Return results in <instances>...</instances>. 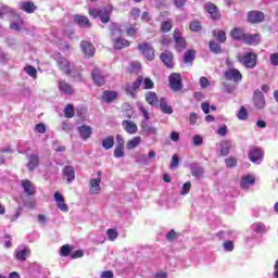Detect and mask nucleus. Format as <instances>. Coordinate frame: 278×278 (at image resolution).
Returning <instances> with one entry per match:
<instances>
[{
	"label": "nucleus",
	"mask_w": 278,
	"mask_h": 278,
	"mask_svg": "<svg viewBox=\"0 0 278 278\" xmlns=\"http://www.w3.org/2000/svg\"><path fill=\"white\" fill-rule=\"evenodd\" d=\"M161 60L167 68H173V53L165 51L161 54Z\"/></svg>",
	"instance_id": "26"
},
{
	"label": "nucleus",
	"mask_w": 278,
	"mask_h": 278,
	"mask_svg": "<svg viewBox=\"0 0 278 278\" xmlns=\"http://www.w3.org/2000/svg\"><path fill=\"white\" fill-rule=\"evenodd\" d=\"M21 186L25 194H28V197H34V194H36V187L31 180H22Z\"/></svg>",
	"instance_id": "16"
},
{
	"label": "nucleus",
	"mask_w": 278,
	"mask_h": 278,
	"mask_svg": "<svg viewBox=\"0 0 278 278\" xmlns=\"http://www.w3.org/2000/svg\"><path fill=\"white\" fill-rule=\"evenodd\" d=\"M160 110L163 112V114H173V108L168 105V102H166V99L161 98L159 100Z\"/></svg>",
	"instance_id": "32"
},
{
	"label": "nucleus",
	"mask_w": 278,
	"mask_h": 278,
	"mask_svg": "<svg viewBox=\"0 0 278 278\" xmlns=\"http://www.w3.org/2000/svg\"><path fill=\"white\" fill-rule=\"evenodd\" d=\"M102 147L106 151H110L114 147V137H108L104 140H102Z\"/></svg>",
	"instance_id": "41"
},
{
	"label": "nucleus",
	"mask_w": 278,
	"mask_h": 278,
	"mask_svg": "<svg viewBox=\"0 0 278 278\" xmlns=\"http://www.w3.org/2000/svg\"><path fill=\"white\" fill-rule=\"evenodd\" d=\"M70 254H71V247L70 245H63L61 248V255L63 257H68Z\"/></svg>",
	"instance_id": "61"
},
{
	"label": "nucleus",
	"mask_w": 278,
	"mask_h": 278,
	"mask_svg": "<svg viewBox=\"0 0 278 278\" xmlns=\"http://www.w3.org/2000/svg\"><path fill=\"white\" fill-rule=\"evenodd\" d=\"M251 229L255 233H266V225H264V223H254L252 224Z\"/></svg>",
	"instance_id": "39"
},
{
	"label": "nucleus",
	"mask_w": 278,
	"mask_h": 278,
	"mask_svg": "<svg viewBox=\"0 0 278 278\" xmlns=\"http://www.w3.org/2000/svg\"><path fill=\"white\" fill-rule=\"evenodd\" d=\"M253 102L256 110H264L266 105V100L264 99V93L262 91H254Z\"/></svg>",
	"instance_id": "9"
},
{
	"label": "nucleus",
	"mask_w": 278,
	"mask_h": 278,
	"mask_svg": "<svg viewBox=\"0 0 278 278\" xmlns=\"http://www.w3.org/2000/svg\"><path fill=\"white\" fill-rule=\"evenodd\" d=\"M174 40L176 42L177 51H181L182 49H186V39L181 37V35L179 34V30H175Z\"/></svg>",
	"instance_id": "23"
},
{
	"label": "nucleus",
	"mask_w": 278,
	"mask_h": 278,
	"mask_svg": "<svg viewBox=\"0 0 278 278\" xmlns=\"http://www.w3.org/2000/svg\"><path fill=\"white\" fill-rule=\"evenodd\" d=\"M172 28L173 24H170V22L168 21L163 22L161 25V31H163L164 34H168V31H170Z\"/></svg>",
	"instance_id": "53"
},
{
	"label": "nucleus",
	"mask_w": 278,
	"mask_h": 278,
	"mask_svg": "<svg viewBox=\"0 0 278 278\" xmlns=\"http://www.w3.org/2000/svg\"><path fill=\"white\" fill-rule=\"evenodd\" d=\"M24 72H26V74L29 75V77H33V79H36V77L38 75V71L36 70V67H34L31 65L25 66Z\"/></svg>",
	"instance_id": "43"
},
{
	"label": "nucleus",
	"mask_w": 278,
	"mask_h": 278,
	"mask_svg": "<svg viewBox=\"0 0 278 278\" xmlns=\"http://www.w3.org/2000/svg\"><path fill=\"white\" fill-rule=\"evenodd\" d=\"M248 156L253 164H262L264 161V150L257 147L251 148Z\"/></svg>",
	"instance_id": "3"
},
{
	"label": "nucleus",
	"mask_w": 278,
	"mask_h": 278,
	"mask_svg": "<svg viewBox=\"0 0 278 278\" xmlns=\"http://www.w3.org/2000/svg\"><path fill=\"white\" fill-rule=\"evenodd\" d=\"M20 10H23L24 12L31 14L33 12L36 11V4H34V2H22L20 3Z\"/></svg>",
	"instance_id": "33"
},
{
	"label": "nucleus",
	"mask_w": 278,
	"mask_h": 278,
	"mask_svg": "<svg viewBox=\"0 0 278 278\" xmlns=\"http://www.w3.org/2000/svg\"><path fill=\"white\" fill-rule=\"evenodd\" d=\"M271 66H278V52H274L269 55Z\"/></svg>",
	"instance_id": "57"
},
{
	"label": "nucleus",
	"mask_w": 278,
	"mask_h": 278,
	"mask_svg": "<svg viewBox=\"0 0 278 278\" xmlns=\"http://www.w3.org/2000/svg\"><path fill=\"white\" fill-rule=\"evenodd\" d=\"M237 59L245 68H255L257 66V54L255 52H245L243 55L237 56Z\"/></svg>",
	"instance_id": "2"
},
{
	"label": "nucleus",
	"mask_w": 278,
	"mask_h": 278,
	"mask_svg": "<svg viewBox=\"0 0 278 278\" xmlns=\"http://www.w3.org/2000/svg\"><path fill=\"white\" fill-rule=\"evenodd\" d=\"M178 166H179V156H177V154H174L172 156L170 168H177Z\"/></svg>",
	"instance_id": "63"
},
{
	"label": "nucleus",
	"mask_w": 278,
	"mask_h": 278,
	"mask_svg": "<svg viewBox=\"0 0 278 278\" xmlns=\"http://www.w3.org/2000/svg\"><path fill=\"white\" fill-rule=\"evenodd\" d=\"M146 101L149 103V105H152L153 108H157V94L153 91L146 93Z\"/></svg>",
	"instance_id": "31"
},
{
	"label": "nucleus",
	"mask_w": 278,
	"mask_h": 278,
	"mask_svg": "<svg viewBox=\"0 0 278 278\" xmlns=\"http://www.w3.org/2000/svg\"><path fill=\"white\" fill-rule=\"evenodd\" d=\"M191 188H192V182H190V181L185 182L180 190L181 197H186V194H189Z\"/></svg>",
	"instance_id": "49"
},
{
	"label": "nucleus",
	"mask_w": 278,
	"mask_h": 278,
	"mask_svg": "<svg viewBox=\"0 0 278 278\" xmlns=\"http://www.w3.org/2000/svg\"><path fill=\"white\" fill-rule=\"evenodd\" d=\"M190 29L191 31H201V22L199 21L191 22Z\"/></svg>",
	"instance_id": "56"
},
{
	"label": "nucleus",
	"mask_w": 278,
	"mask_h": 278,
	"mask_svg": "<svg viewBox=\"0 0 278 278\" xmlns=\"http://www.w3.org/2000/svg\"><path fill=\"white\" fill-rule=\"evenodd\" d=\"M243 42L245 45H260V35H244Z\"/></svg>",
	"instance_id": "30"
},
{
	"label": "nucleus",
	"mask_w": 278,
	"mask_h": 278,
	"mask_svg": "<svg viewBox=\"0 0 278 278\" xmlns=\"http://www.w3.org/2000/svg\"><path fill=\"white\" fill-rule=\"evenodd\" d=\"M241 188L243 190H247L248 188H251V186H255V176L253 175H247L241 178Z\"/></svg>",
	"instance_id": "18"
},
{
	"label": "nucleus",
	"mask_w": 278,
	"mask_h": 278,
	"mask_svg": "<svg viewBox=\"0 0 278 278\" xmlns=\"http://www.w3.org/2000/svg\"><path fill=\"white\" fill-rule=\"evenodd\" d=\"M189 168L191 170V175L193 177H195L197 179H201V177H203L204 170H203V167H201L199 163H191L189 165Z\"/></svg>",
	"instance_id": "19"
},
{
	"label": "nucleus",
	"mask_w": 278,
	"mask_h": 278,
	"mask_svg": "<svg viewBox=\"0 0 278 278\" xmlns=\"http://www.w3.org/2000/svg\"><path fill=\"white\" fill-rule=\"evenodd\" d=\"M139 51L147 58V60H153L155 58V51L153 50V47H151L150 43L142 42L138 45Z\"/></svg>",
	"instance_id": "4"
},
{
	"label": "nucleus",
	"mask_w": 278,
	"mask_h": 278,
	"mask_svg": "<svg viewBox=\"0 0 278 278\" xmlns=\"http://www.w3.org/2000/svg\"><path fill=\"white\" fill-rule=\"evenodd\" d=\"M89 192L91 194H101V177L90 179Z\"/></svg>",
	"instance_id": "12"
},
{
	"label": "nucleus",
	"mask_w": 278,
	"mask_h": 278,
	"mask_svg": "<svg viewBox=\"0 0 278 278\" xmlns=\"http://www.w3.org/2000/svg\"><path fill=\"white\" fill-rule=\"evenodd\" d=\"M169 86L174 92H178L181 88V75L174 73L169 76Z\"/></svg>",
	"instance_id": "8"
},
{
	"label": "nucleus",
	"mask_w": 278,
	"mask_h": 278,
	"mask_svg": "<svg viewBox=\"0 0 278 278\" xmlns=\"http://www.w3.org/2000/svg\"><path fill=\"white\" fill-rule=\"evenodd\" d=\"M210 50L213 52V53H222V49H220V45H218L217 42L215 41H211L210 45Z\"/></svg>",
	"instance_id": "51"
},
{
	"label": "nucleus",
	"mask_w": 278,
	"mask_h": 278,
	"mask_svg": "<svg viewBox=\"0 0 278 278\" xmlns=\"http://www.w3.org/2000/svg\"><path fill=\"white\" fill-rule=\"evenodd\" d=\"M78 134H79L81 140H88V138H90V136H92V127H90L88 125H83V126L78 127Z\"/></svg>",
	"instance_id": "21"
},
{
	"label": "nucleus",
	"mask_w": 278,
	"mask_h": 278,
	"mask_svg": "<svg viewBox=\"0 0 278 278\" xmlns=\"http://www.w3.org/2000/svg\"><path fill=\"white\" fill-rule=\"evenodd\" d=\"M192 140L194 147H201V144H203V137H201L200 135L193 136Z\"/></svg>",
	"instance_id": "59"
},
{
	"label": "nucleus",
	"mask_w": 278,
	"mask_h": 278,
	"mask_svg": "<svg viewBox=\"0 0 278 278\" xmlns=\"http://www.w3.org/2000/svg\"><path fill=\"white\" fill-rule=\"evenodd\" d=\"M106 235H108L109 240H111V242H114V240H116L118 238V231H116L112 228L108 229Z\"/></svg>",
	"instance_id": "52"
},
{
	"label": "nucleus",
	"mask_w": 278,
	"mask_h": 278,
	"mask_svg": "<svg viewBox=\"0 0 278 278\" xmlns=\"http://www.w3.org/2000/svg\"><path fill=\"white\" fill-rule=\"evenodd\" d=\"M250 23H262L264 21V13L262 11H252L248 15Z\"/></svg>",
	"instance_id": "20"
},
{
	"label": "nucleus",
	"mask_w": 278,
	"mask_h": 278,
	"mask_svg": "<svg viewBox=\"0 0 278 278\" xmlns=\"http://www.w3.org/2000/svg\"><path fill=\"white\" fill-rule=\"evenodd\" d=\"M184 60H185L186 63L192 62V60H194V51L188 50V51L185 53Z\"/></svg>",
	"instance_id": "55"
},
{
	"label": "nucleus",
	"mask_w": 278,
	"mask_h": 278,
	"mask_svg": "<svg viewBox=\"0 0 278 278\" xmlns=\"http://www.w3.org/2000/svg\"><path fill=\"white\" fill-rule=\"evenodd\" d=\"M140 142H142V137H134L132 139L128 140V142L126 143V147L129 151L136 149V147H138L140 144Z\"/></svg>",
	"instance_id": "37"
},
{
	"label": "nucleus",
	"mask_w": 278,
	"mask_h": 278,
	"mask_svg": "<svg viewBox=\"0 0 278 278\" xmlns=\"http://www.w3.org/2000/svg\"><path fill=\"white\" fill-rule=\"evenodd\" d=\"M64 114L66 118H73V116H75V109H73V104H67L65 106Z\"/></svg>",
	"instance_id": "46"
},
{
	"label": "nucleus",
	"mask_w": 278,
	"mask_h": 278,
	"mask_svg": "<svg viewBox=\"0 0 278 278\" xmlns=\"http://www.w3.org/2000/svg\"><path fill=\"white\" fill-rule=\"evenodd\" d=\"M230 36L231 38H233V40H244V30L241 29V28H233L231 31H230Z\"/></svg>",
	"instance_id": "35"
},
{
	"label": "nucleus",
	"mask_w": 278,
	"mask_h": 278,
	"mask_svg": "<svg viewBox=\"0 0 278 278\" xmlns=\"http://www.w3.org/2000/svg\"><path fill=\"white\" fill-rule=\"evenodd\" d=\"M142 81H144V78H142V76H139L135 83H132L131 85H127V94H129L130 97H136V90H138V88L142 86Z\"/></svg>",
	"instance_id": "11"
},
{
	"label": "nucleus",
	"mask_w": 278,
	"mask_h": 278,
	"mask_svg": "<svg viewBox=\"0 0 278 278\" xmlns=\"http://www.w3.org/2000/svg\"><path fill=\"white\" fill-rule=\"evenodd\" d=\"M23 213V208L18 207L15 211V214L11 215L9 218L11 220V223H14V220H18V217L21 216V214Z\"/></svg>",
	"instance_id": "58"
},
{
	"label": "nucleus",
	"mask_w": 278,
	"mask_h": 278,
	"mask_svg": "<svg viewBox=\"0 0 278 278\" xmlns=\"http://www.w3.org/2000/svg\"><path fill=\"white\" fill-rule=\"evenodd\" d=\"M114 157H125V146H116L114 150Z\"/></svg>",
	"instance_id": "45"
},
{
	"label": "nucleus",
	"mask_w": 278,
	"mask_h": 278,
	"mask_svg": "<svg viewBox=\"0 0 278 278\" xmlns=\"http://www.w3.org/2000/svg\"><path fill=\"white\" fill-rule=\"evenodd\" d=\"M137 108L141 112L143 118H146V121H149V110H147V108H144L142 103H137Z\"/></svg>",
	"instance_id": "50"
},
{
	"label": "nucleus",
	"mask_w": 278,
	"mask_h": 278,
	"mask_svg": "<svg viewBox=\"0 0 278 278\" xmlns=\"http://www.w3.org/2000/svg\"><path fill=\"white\" fill-rule=\"evenodd\" d=\"M153 86H154L153 80H151L150 78H146L143 80L144 90H151V88H153Z\"/></svg>",
	"instance_id": "60"
},
{
	"label": "nucleus",
	"mask_w": 278,
	"mask_h": 278,
	"mask_svg": "<svg viewBox=\"0 0 278 278\" xmlns=\"http://www.w3.org/2000/svg\"><path fill=\"white\" fill-rule=\"evenodd\" d=\"M247 116H249L247 108L241 106L239 112L237 113V118H239V121H247Z\"/></svg>",
	"instance_id": "48"
},
{
	"label": "nucleus",
	"mask_w": 278,
	"mask_h": 278,
	"mask_svg": "<svg viewBox=\"0 0 278 278\" xmlns=\"http://www.w3.org/2000/svg\"><path fill=\"white\" fill-rule=\"evenodd\" d=\"M59 90L63 94H73V87L66 80H59Z\"/></svg>",
	"instance_id": "27"
},
{
	"label": "nucleus",
	"mask_w": 278,
	"mask_h": 278,
	"mask_svg": "<svg viewBox=\"0 0 278 278\" xmlns=\"http://www.w3.org/2000/svg\"><path fill=\"white\" fill-rule=\"evenodd\" d=\"M24 22L21 18V16H16L15 20L10 25V28L13 29L14 31H21L23 29Z\"/></svg>",
	"instance_id": "36"
},
{
	"label": "nucleus",
	"mask_w": 278,
	"mask_h": 278,
	"mask_svg": "<svg viewBox=\"0 0 278 278\" xmlns=\"http://www.w3.org/2000/svg\"><path fill=\"white\" fill-rule=\"evenodd\" d=\"M204 10L207 12L208 16L213 18V21L220 18V14L218 13V8H216V4L207 2L204 4Z\"/></svg>",
	"instance_id": "10"
},
{
	"label": "nucleus",
	"mask_w": 278,
	"mask_h": 278,
	"mask_svg": "<svg viewBox=\"0 0 278 278\" xmlns=\"http://www.w3.org/2000/svg\"><path fill=\"white\" fill-rule=\"evenodd\" d=\"M225 164L227 168H236V166H238V160L233 156H230L225 160Z\"/></svg>",
	"instance_id": "47"
},
{
	"label": "nucleus",
	"mask_w": 278,
	"mask_h": 278,
	"mask_svg": "<svg viewBox=\"0 0 278 278\" xmlns=\"http://www.w3.org/2000/svg\"><path fill=\"white\" fill-rule=\"evenodd\" d=\"M29 255H31V250H29L27 247L15 250V257L18 260V262H25Z\"/></svg>",
	"instance_id": "14"
},
{
	"label": "nucleus",
	"mask_w": 278,
	"mask_h": 278,
	"mask_svg": "<svg viewBox=\"0 0 278 278\" xmlns=\"http://www.w3.org/2000/svg\"><path fill=\"white\" fill-rule=\"evenodd\" d=\"M55 60L60 71H63L66 75L71 74V62L66 58L58 54Z\"/></svg>",
	"instance_id": "7"
},
{
	"label": "nucleus",
	"mask_w": 278,
	"mask_h": 278,
	"mask_svg": "<svg viewBox=\"0 0 278 278\" xmlns=\"http://www.w3.org/2000/svg\"><path fill=\"white\" fill-rule=\"evenodd\" d=\"M117 97L118 92L105 90L102 93V101H104V103H112V101H114Z\"/></svg>",
	"instance_id": "25"
},
{
	"label": "nucleus",
	"mask_w": 278,
	"mask_h": 278,
	"mask_svg": "<svg viewBox=\"0 0 278 278\" xmlns=\"http://www.w3.org/2000/svg\"><path fill=\"white\" fill-rule=\"evenodd\" d=\"M157 153L154 150H150L148 155L147 154H141L138 157L139 164H143L144 166H149V164L155 162Z\"/></svg>",
	"instance_id": "6"
},
{
	"label": "nucleus",
	"mask_w": 278,
	"mask_h": 278,
	"mask_svg": "<svg viewBox=\"0 0 278 278\" xmlns=\"http://www.w3.org/2000/svg\"><path fill=\"white\" fill-rule=\"evenodd\" d=\"M74 21L79 27H90V20L84 15H75Z\"/></svg>",
	"instance_id": "29"
},
{
	"label": "nucleus",
	"mask_w": 278,
	"mask_h": 278,
	"mask_svg": "<svg viewBox=\"0 0 278 278\" xmlns=\"http://www.w3.org/2000/svg\"><path fill=\"white\" fill-rule=\"evenodd\" d=\"M111 36L114 38L115 36H121L123 34V30L121 29V26L118 24H111L110 25Z\"/></svg>",
	"instance_id": "42"
},
{
	"label": "nucleus",
	"mask_w": 278,
	"mask_h": 278,
	"mask_svg": "<svg viewBox=\"0 0 278 278\" xmlns=\"http://www.w3.org/2000/svg\"><path fill=\"white\" fill-rule=\"evenodd\" d=\"M89 14L93 18H100L101 23H110V14H112V5L104 9H89Z\"/></svg>",
	"instance_id": "1"
},
{
	"label": "nucleus",
	"mask_w": 278,
	"mask_h": 278,
	"mask_svg": "<svg viewBox=\"0 0 278 278\" xmlns=\"http://www.w3.org/2000/svg\"><path fill=\"white\" fill-rule=\"evenodd\" d=\"M122 125L127 134H138V125H136V123H134L132 121L126 119L122 123Z\"/></svg>",
	"instance_id": "17"
},
{
	"label": "nucleus",
	"mask_w": 278,
	"mask_h": 278,
	"mask_svg": "<svg viewBox=\"0 0 278 278\" xmlns=\"http://www.w3.org/2000/svg\"><path fill=\"white\" fill-rule=\"evenodd\" d=\"M80 49L86 58H92L94 55V46L89 41H81Z\"/></svg>",
	"instance_id": "13"
},
{
	"label": "nucleus",
	"mask_w": 278,
	"mask_h": 278,
	"mask_svg": "<svg viewBox=\"0 0 278 278\" xmlns=\"http://www.w3.org/2000/svg\"><path fill=\"white\" fill-rule=\"evenodd\" d=\"M92 79L97 86L105 85V76L101 75V70H99V68H94L92 71Z\"/></svg>",
	"instance_id": "22"
},
{
	"label": "nucleus",
	"mask_w": 278,
	"mask_h": 278,
	"mask_svg": "<svg viewBox=\"0 0 278 278\" xmlns=\"http://www.w3.org/2000/svg\"><path fill=\"white\" fill-rule=\"evenodd\" d=\"M25 207H28V210H36L37 202L35 199H29L24 202Z\"/></svg>",
	"instance_id": "54"
},
{
	"label": "nucleus",
	"mask_w": 278,
	"mask_h": 278,
	"mask_svg": "<svg viewBox=\"0 0 278 278\" xmlns=\"http://www.w3.org/2000/svg\"><path fill=\"white\" fill-rule=\"evenodd\" d=\"M141 129H142V131H144L149 136H157V128H155L153 126H149L147 124V122L141 123Z\"/></svg>",
	"instance_id": "34"
},
{
	"label": "nucleus",
	"mask_w": 278,
	"mask_h": 278,
	"mask_svg": "<svg viewBox=\"0 0 278 278\" xmlns=\"http://www.w3.org/2000/svg\"><path fill=\"white\" fill-rule=\"evenodd\" d=\"M39 162H40V159L38 157V155L31 154L28 157V164H27L29 170H34V168H36V166H38Z\"/></svg>",
	"instance_id": "38"
},
{
	"label": "nucleus",
	"mask_w": 278,
	"mask_h": 278,
	"mask_svg": "<svg viewBox=\"0 0 278 278\" xmlns=\"http://www.w3.org/2000/svg\"><path fill=\"white\" fill-rule=\"evenodd\" d=\"M101 278H114V273L112 270L102 271L100 275Z\"/></svg>",
	"instance_id": "64"
},
{
	"label": "nucleus",
	"mask_w": 278,
	"mask_h": 278,
	"mask_svg": "<svg viewBox=\"0 0 278 278\" xmlns=\"http://www.w3.org/2000/svg\"><path fill=\"white\" fill-rule=\"evenodd\" d=\"M223 247L224 251L231 252L233 251V241H225Z\"/></svg>",
	"instance_id": "62"
},
{
	"label": "nucleus",
	"mask_w": 278,
	"mask_h": 278,
	"mask_svg": "<svg viewBox=\"0 0 278 278\" xmlns=\"http://www.w3.org/2000/svg\"><path fill=\"white\" fill-rule=\"evenodd\" d=\"M63 176L67 178V184H72V181H75V169L73 166H65L63 168Z\"/></svg>",
	"instance_id": "24"
},
{
	"label": "nucleus",
	"mask_w": 278,
	"mask_h": 278,
	"mask_svg": "<svg viewBox=\"0 0 278 278\" xmlns=\"http://www.w3.org/2000/svg\"><path fill=\"white\" fill-rule=\"evenodd\" d=\"M213 36L219 41L225 42L227 40V35L223 30H214Z\"/></svg>",
	"instance_id": "44"
},
{
	"label": "nucleus",
	"mask_w": 278,
	"mask_h": 278,
	"mask_svg": "<svg viewBox=\"0 0 278 278\" xmlns=\"http://www.w3.org/2000/svg\"><path fill=\"white\" fill-rule=\"evenodd\" d=\"M224 75L227 81H235L236 84L242 81V73L237 68H229Z\"/></svg>",
	"instance_id": "5"
},
{
	"label": "nucleus",
	"mask_w": 278,
	"mask_h": 278,
	"mask_svg": "<svg viewBox=\"0 0 278 278\" xmlns=\"http://www.w3.org/2000/svg\"><path fill=\"white\" fill-rule=\"evenodd\" d=\"M54 201L61 212H68V205L64 202V195L60 192H54Z\"/></svg>",
	"instance_id": "15"
},
{
	"label": "nucleus",
	"mask_w": 278,
	"mask_h": 278,
	"mask_svg": "<svg viewBox=\"0 0 278 278\" xmlns=\"http://www.w3.org/2000/svg\"><path fill=\"white\" fill-rule=\"evenodd\" d=\"M126 47H129V41L124 38H116L114 40V48L115 49H125Z\"/></svg>",
	"instance_id": "40"
},
{
	"label": "nucleus",
	"mask_w": 278,
	"mask_h": 278,
	"mask_svg": "<svg viewBox=\"0 0 278 278\" xmlns=\"http://www.w3.org/2000/svg\"><path fill=\"white\" fill-rule=\"evenodd\" d=\"M232 144H231V141H223L222 143H220V155L223 156V157H225V156H227V155H229V152L231 151V149H232Z\"/></svg>",
	"instance_id": "28"
}]
</instances>
